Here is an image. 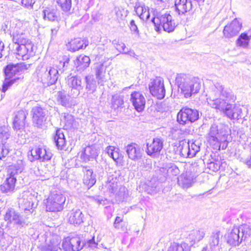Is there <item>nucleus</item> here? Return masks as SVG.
<instances>
[{"label":"nucleus","mask_w":251,"mask_h":251,"mask_svg":"<svg viewBox=\"0 0 251 251\" xmlns=\"http://www.w3.org/2000/svg\"><path fill=\"white\" fill-rule=\"evenodd\" d=\"M176 81L186 98L199 92L201 87V80L199 78L184 74L178 75Z\"/></svg>","instance_id":"nucleus-1"},{"label":"nucleus","mask_w":251,"mask_h":251,"mask_svg":"<svg viewBox=\"0 0 251 251\" xmlns=\"http://www.w3.org/2000/svg\"><path fill=\"white\" fill-rule=\"evenodd\" d=\"M30 66V64L23 62L8 64L4 69L5 79L2 85V91L4 93L11 85L19 80L20 77L17 75L27 70Z\"/></svg>","instance_id":"nucleus-2"},{"label":"nucleus","mask_w":251,"mask_h":251,"mask_svg":"<svg viewBox=\"0 0 251 251\" xmlns=\"http://www.w3.org/2000/svg\"><path fill=\"white\" fill-rule=\"evenodd\" d=\"M227 136V134L218 129L216 124H213L210 127L207 138L208 142L213 146L214 149L220 150L226 148L228 143Z\"/></svg>","instance_id":"nucleus-3"},{"label":"nucleus","mask_w":251,"mask_h":251,"mask_svg":"<svg viewBox=\"0 0 251 251\" xmlns=\"http://www.w3.org/2000/svg\"><path fill=\"white\" fill-rule=\"evenodd\" d=\"M251 235V227L249 225L244 224L239 226H234L227 237V242L232 246H236Z\"/></svg>","instance_id":"nucleus-4"},{"label":"nucleus","mask_w":251,"mask_h":251,"mask_svg":"<svg viewBox=\"0 0 251 251\" xmlns=\"http://www.w3.org/2000/svg\"><path fill=\"white\" fill-rule=\"evenodd\" d=\"M199 118V113L197 110L187 107L182 108L177 115V122L182 125L194 122Z\"/></svg>","instance_id":"nucleus-5"},{"label":"nucleus","mask_w":251,"mask_h":251,"mask_svg":"<svg viewBox=\"0 0 251 251\" xmlns=\"http://www.w3.org/2000/svg\"><path fill=\"white\" fill-rule=\"evenodd\" d=\"M65 201V197L60 193H52L47 200V210L52 212L62 210Z\"/></svg>","instance_id":"nucleus-6"},{"label":"nucleus","mask_w":251,"mask_h":251,"mask_svg":"<svg viewBox=\"0 0 251 251\" xmlns=\"http://www.w3.org/2000/svg\"><path fill=\"white\" fill-rule=\"evenodd\" d=\"M36 201V197L33 195L28 191H25L19 199V207L26 214L32 213L36 207V204H35Z\"/></svg>","instance_id":"nucleus-7"},{"label":"nucleus","mask_w":251,"mask_h":251,"mask_svg":"<svg viewBox=\"0 0 251 251\" xmlns=\"http://www.w3.org/2000/svg\"><path fill=\"white\" fill-rule=\"evenodd\" d=\"M151 22L156 27V30L161 26L165 31L170 32L173 31L176 27L172 16L168 13L163 14L159 17H154L152 19Z\"/></svg>","instance_id":"nucleus-8"},{"label":"nucleus","mask_w":251,"mask_h":251,"mask_svg":"<svg viewBox=\"0 0 251 251\" xmlns=\"http://www.w3.org/2000/svg\"><path fill=\"white\" fill-rule=\"evenodd\" d=\"M206 100L215 99L219 97L225 98L226 99L231 98V92L227 89L220 83L217 82L211 86L206 95Z\"/></svg>","instance_id":"nucleus-9"},{"label":"nucleus","mask_w":251,"mask_h":251,"mask_svg":"<svg viewBox=\"0 0 251 251\" xmlns=\"http://www.w3.org/2000/svg\"><path fill=\"white\" fill-rule=\"evenodd\" d=\"M33 44L32 42L20 44H13V50L18 56L17 58H21L23 60H27L33 54Z\"/></svg>","instance_id":"nucleus-10"},{"label":"nucleus","mask_w":251,"mask_h":251,"mask_svg":"<svg viewBox=\"0 0 251 251\" xmlns=\"http://www.w3.org/2000/svg\"><path fill=\"white\" fill-rule=\"evenodd\" d=\"M150 91L152 96L158 99H162L165 96V89L163 79L160 77L153 79L149 84Z\"/></svg>","instance_id":"nucleus-11"},{"label":"nucleus","mask_w":251,"mask_h":251,"mask_svg":"<svg viewBox=\"0 0 251 251\" xmlns=\"http://www.w3.org/2000/svg\"><path fill=\"white\" fill-rule=\"evenodd\" d=\"M241 28L242 23L235 18L225 26L223 30L224 36L226 38H231L239 33Z\"/></svg>","instance_id":"nucleus-12"},{"label":"nucleus","mask_w":251,"mask_h":251,"mask_svg":"<svg viewBox=\"0 0 251 251\" xmlns=\"http://www.w3.org/2000/svg\"><path fill=\"white\" fill-rule=\"evenodd\" d=\"M84 244L81 243L78 236L67 238L63 242L62 247L66 251H79L83 248Z\"/></svg>","instance_id":"nucleus-13"},{"label":"nucleus","mask_w":251,"mask_h":251,"mask_svg":"<svg viewBox=\"0 0 251 251\" xmlns=\"http://www.w3.org/2000/svg\"><path fill=\"white\" fill-rule=\"evenodd\" d=\"M30 152L33 159L39 160L40 161H49L52 156V153L43 147H36Z\"/></svg>","instance_id":"nucleus-14"},{"label":"nucleus","mask_w":251,"mask_h":251,"mask_svg":"<svg viewBox=\"0 0 251 251\" xmlns=\"http://www.w3.org/2000/svg\"><path fill=\"white\" fill-rule=\"evenodd\" d=\"M13 44H20L31 42L23 27H15L11 34Z\"/></svg>","instance_id":"nucleus-15"},{"label":"nucleus","mask_w":251,"mask_h":251,"mask_svg":"<svg viewBox=\"0 0 251 251\" xmlns=\"http://www.w3.org/2000/svg\"><path fill=\"white\" fill-rule=\"evenodd\" d=\"M67 83L69 87L71 88L70 95L73 97L78 96L80 90L83 88L81 79L79 76H74L68 78Z\"/></svg>","instance_id":"nucleus-16"},{"label":"nucleus","mask_w":251,"mask_h":251,"mask_svg":"<svg viewBox=\"0 0 251 251\" xmlns=\"http://www.w3.org/2000/svg\"><path fill=\"white\" fill-rule=\"evenodd\" d=\"M163 147V142L161 139L154 138L151 143L147 144V153L149 155L156 156L160 153Z\"/></svg>","instance_id":"nucleus-17"},{"label":"nucleus","mask_w":251,"mask_h":251,"mask_svg":"<svg viewBox=\"0 0 251 251\" xmlns=\"http://www.w3.org/2000/svg\"><path fill=\"white\" fill-rule=\"evenodd\" d=\"M130 100L138 112L142 111L145 107L146 99L139 92L134 91L130 95Z\"/></svg>","instance_id":"nucleus-18"},{"label":"nucleus","mask_w":251,"mask_h":251,"mask_svg":"<svg viewBox=\"0 0 251 251\" xmlns=\"http://www.w3.org/2000/svg\"><path fill=\"white\" fill-rule=\"evenodd\" d=\"M33 124L38 127L41 126L46 121V111L40 106H34L31 110Z\"/></svg>","instance_id":"nucleus-19"},{"label":"nucleus","mask_w":251,"mask_h":251,"mask_svg":"<svg viewBox=\"0 0 251 251\" xmlns=\"http://www.w3.org/2000/svg\"><path fill=\"white\" fill-rule=\"evenodd\" d=\"M4 220L8 223H13L21 226L27 225L25 221L22 220L19 213L16 212L13 208L7 209L4 215Z\"/></svg>","instance_id":"nucleus-20"},{"label":"nucleus","mask_w":251,"mask_h":251,"mask_svg":"<svg viewBox=\"0 0 251 251\" xmlns=\"http://www.w3.org/2000/svg\"><path fill=\"white\" fill-rule=\"evenodd\" d=\"M28 112L25 110H20L14 113V118L13 122V127L16 130H22L25 125V120Z\"/></svg>","instance_id":"nucleus-21"},{"label":"nucleus","mask_w":251,"mask_h":251,"mask_svg":"<svg viewBox=\"0 0 251 251\" xmlns=\"http://www.w3.org/2000/svg\"><path fill=\"white\" fill-rule=\"evenodd\" d=\"M222 236L220 231L212 232L209 240V247H204L202 251H218L220 239Z\"/></svg>","instance_id":"nucleus-22"},{"label":"nucleus","mask_w":251,"mask_h":251,"mask_svg":"<svg viewBox=\"0 0 251 251\" xmlns=\"http://www.w3.org/2000/svg\"><path fill=\"white\" fill-rule=\"evenodd\" d=\"M126 151L128 158L132 160H138L142 157L141 149L136 144L132 143L128 145L126 147Z\"/></svg>","instance_id":"nucleus-23"},{"label":"nucleus","mask_w":251,"mask_h":251,"mask_svg":"<svg viewBox=\"0 0 251 251\" xmlns=\"http://www.w3.org/2000/svg\"><path fill=\"white\" fill-rule=\"evenodd\" d=\"M176 9L179 15L185 14L193 7L191 0H175Z\"/></svg>","instance_id":"nucleus-24"},{"label":"nucleus","mask_w":251,"mask_h":251,"mask_svg":"<svg viewBox=\"0 0 251 251\" xmlns=\"http://www.w3.org/2000/svg\"><path fill=\"white\" fill-rule=\"evenodd\" d=\"M68 216V222L71 224L77 226L84 222V215L78 209H73Z\"/></svg>","instance_id":"nucleus-25"},{"label":"nucleus","mask_w":251,"mask_h":251,"mask_svg":"<svg viewBox=\"0 0 251 251\" xmlns=\"http://www.w3.org/2000/svg\"><path fill=\"white\" fill-rule=\"evenodd\" d=\"M89 44L86 40H82L80 38H76L70 41L68 45L69 50L75 52L80 49H85Z\"/></svg>","instance_id":"nucleus-26"},{"label":"nucleus","mask_w":251,"mask_h":251,"mask_svg":"<svg viewBox=\"0 0 251 251\" xmlns=\"http://www.w3.org/2000/svg\"><path fill=\"white\" fill-rule=\"evenodd\" d=\"M229 99L219 97L215 99L207 100V103L212 108L219 110L221 111L227 103V101Z\"/></svg>","instance_id":"nucleus-27"},{"label":"nucleus","mask_w":251,"mask_h":251,"mask_svg":"<svg viewBox=\"0 0 251 251\" xmlns=\"http://www.w3.org/2000/svg\"><path fill=\"white\" fill-rule=\"evenodd\" d=\"M16 182V178L10 174V176L7 178L5 181L0 185L1 191L4 193L13 191L15 189Z\"/></svg>","instance_id":"nucleus-28"},{"label":"nucleus","mask_w":251,"mask_h":251,"mask_svg":"<svg viewBox=\"0 0 251 251\" xmlns=\"http://www.w3.org/2000/svg\"><path fill=\"white\" fill-rule=\"evenodd\" d=\"M160 172L163 176L167 177H170L173 176H177L179 173L178 167L173 163L166 164L165 167L160 169Z\"/></svg>","instance_id":"nucleus-29"},{"label":"nucleus","mask_w":251,"mask_h":251,"mask_svg":"<svg viewBox=\"0 0 251 251\" xmlns=\"http://www.w3.org/2000/svg\"><path fill=\"white\" fill-rule=\"evenodd\" d=\"M83 172L84 173L83 182L87 186L88 188H90L92 187L96 182L95 176L93 175L92 170L88 169L87 167L84 168Z\"/></svg>","instance_id":"nucleus-30"},{"label":"nucleus","mask_w":251,"mask_h":251,"mask_svg":"<svg viewBox=\"0 0 251 251\" xmlns=\"http://www.w3.org/2000/svg\"><path fill=\"white\" fill-rule=\"evenodd\" d=\"M90 63V58L86 55H80L75 61V65L78 71H83L89 67Z\"/></svg>","instance_id":"nucleus-31"},{"label":"nucleus","mask_w":251,"mask_h":251,"mask_svg":"<svg viewBox=\"0 0 251 251\" xmlns=\"http://www.w3.org/2000/svg\"><path fill=\"white\" fill-rule=\"evenodd\" d=\"M97 150L90 146L85 148L80 154V158L84 161L87 162L91 159L95 158L98 156Z\"/></svg>","instance_id":"nucleus-32"},{"label":"nucleus","mask_w":251,"mask_h":251,"mask_svg":"<svg viewBox=\"0 0 251 251\" xmlns=\"http://www.w3.org/2000/svg\"><path fill=\"white\" fill-rule=\"evenodd\" d=\"M178 184L183 189L192 186L193 179L188 173L183 174L177 178Z\"/></svg>","instance_id":"nucleus-33"},{"label":"nucleus","mask_w":251,"mask_h":251,"mask_svg":"<svg viewBox=\"0 0 251 251\" xmlns=\"http://www.w3.org/2000/svg\"><path fill=\"white\" fill-rule=\"evenodd\" d=\"M43 18L49 21L57 20L59 12L56 8L53 7H46L43 11Z\"/></svg>","instance_id":"nucleus-34"},{"label":"nucleus","mask_w":251,"mask_h":251,"mask_svg":"<svg viewBox=\"0 0 251 251\" xmlns=\"http://www.w3.org/2000/svg\"><path fill=\"white\" fill-rule=\"evenodd\" d=\"M54 141L58 149H63L66 144V139L62 129L56 130L55 135L54 136Z\"/></svg>","instance_id":"nucleus-35"},{"label":"nucleus","mask_w":251,"mask_h":251,"mask_svg":"<svg viewBox=\"0 0 251 251\" xmlns=\"http://www.w3.org/2000/svg\"><path fill=\"white\" fill-rule=\"evenodd\" d=\"M36 71L38 77L41 78L43 83L46 84L48 86L51 85L50 84L48 69L46 67H41L40 69L38 68Z\"/></svg>","instance_id":"nucleus-36"},{"label":"nucleus","mask_w":251,"mask_h":251,"mask_svg":"<svg viewBox=\"0 0 251 251\" xmlns=\"http://www.w3.org/2000/svg\"><path fill=\"white\" fill-rule=\"evenodd\" d=\"M106 68V67L102 63H98L96 66V76L97 79H98L99 83H101L106 81L104 77Z\"/></svg>","instance_id":"nucleus-37"},{"label":"nucleus","mask_w":251,"mask_h":251,"mask_svg":"<svg viewBox=\"0 0 251 251\" xmlns=\"http://www.w3.org/2000/svg\"><path fill=\"white\" fill-rule=\"evenodd\" d=\"M179 150L181 155L184 157L192 158L190 152L189 141L183 140L179 142Z\"/></svg>","instance_id":"nucleus-38"},{"label":"nucleus","mask_w":251,"mask_h":251,"mask_svg":"<svg viewBox=\"0 0 251 251\" xmlns=\"http://www.w3.org/2000/svg\"><path fill=\"white\" fill-rule=\"evenodd\" d=\"M223 109L221 111L226 115L227 117L231 119H238L239 114L235 112L233 105L227 102Z\"/></svg>","instance_id":"nucleus-39"},{"label":"nucleus","mask_w":251,"mask_h":251,"mask_svg":"<svg viewBox=\"0 0 251 251\" xmlns=\"http://www.w3.org/2000/svg\"><path fill=\"white\" fill-rule=\"evenodd\" d=\"M204 236L205 231L203 229H200L191 231L188 238L190 240L195 243L202 240Z\"/></svg>","instance_id":"nucleus-40"},{"label":"nucleus","mask_w":251,"mask_h":251,"mask_svg":"<svg viewBox=\"0 0 251 251\" xmlns=\"http://www.w3.org/2000/svg\"><path fill=\"white\" fill-rule=\"evenodd\" d=\"M25 162L22 159H18L16 163L11 167L12 170L10 174L12 176H15V174L21 173L25 169Z\"/></svg>","instance_id":"nucleus-41"},{"label":"nucleus","mask_w":251,"mask_h":251,"mask_svg":"<svg viewBox=\"0 0 251 251\" xmlns=\"http://www.w3.org/2000/svg\"><path fill=\"white\" fill-rule=\"evenodd\" d=\"M224 165H226L225 162H223L221 160L217 159L208 163L207 168L210 170L216 172L220 169H223ZM224 167L225 166H224Z\"/></svg>","instance_id":"nucleus-42"},{"label":"nucleus","mask_w":251,"mask_h":251,"mask_svg":"<svg viewBox=\"0 0 251 251\" xmlns=\"http://www.w3.org/2000/svg\"><path fill=\"white\" fill-rule=\"evenodd\" d=\"M251 38V35H248L246 33H242L237 40V45L240 47L247 48Z\"/></svg>","instance_id":"nucleus-43"},{"label":"nucleus","mask_w":251,"mask_h":251,"mask_svg":"<svg viewBox=\"0 0 251 251\" xmlns=\"http://www.w3.org/2000/svg\"><path fill=\"white\" fill-rule=\"evenodd\" d=\"M10 136L9 127L7 126L0 125V142L5 143Z\"/></svg>","instance_id":"nucleus-44"},{"label":"nucleus","mask_w":251,"mask_h":251,"mask_svg":"<svg viewBox=\"0 0 251 251\" xmlns=\"http://www.w3.org/2000/svg\"><path fill=\"white\" fill-rule=\"evenodd\" d=\"M59 244L57 241H51L50 244L41 248L42 251H58L60 250Z\"/></svg>","instance_id":"nucleus-45"},{"label":"nucleus","mask_w":251,"mask_h":251,"mask_svg":"<svg viewBox=\"0 0 251 251\" xmlns=\"http://www.w3.org/2000/svg\"><path fill=\"white\" fill-rule=\"evenodd\" d=\"M57 100L64 106H68L69 104V97L63 92L59 91L57 93Z\"/></svg>","instance_id":"nucleus-46"},{"label":"nucleus","mask_w":251,"mask_h":251,"mask_svg":"<svg viewBox=\"0 0 251 251\" xmlns=\"http://www.w3.org/2000/svg\"><path fill=\"white\" fill-rule=\"evenodd\" d=\"M124 104L123 98L118 94L114 95L112 98V107L117 109L121 107Z\"/></svg>","instance_id":"nucleus-47"},{"label":"nucleus","mask_w":251,"mask_h":251,"mask_svg":"<svg viewBox=\"0 0 251 251\" xmlns=\"http://www.w3.org/2000/svg\"><path fill=\"white\" fill-rule=\"evenodd\" d=\"M86 89L87 91H93L95 88V81L92 75H86L85 77Z\"/></svg>","instance_id":"nucleus-48"},{"label":"nucleus","mask_w":251,"mask_h":251,"mask_svg":"<svg viewBox=\"0 0 251 251\" xmlns=\"http://www.w3.org/2000/svg\"><path fill=\"white\" fill-rule=\"evenodd\" d=\"M186 248L187 245L185 243L179 244L173 243L168 248V251H188Z\"/></svg>","instance_id":"nucleus-49"},{"label":"nucleus","mask_w":251,"mask_h":251,"mask_svg":"<svg viewBox=\"0 0 251 251\" xmlns=\"http://www.w3.org/2000/svg\"><path fill=\"white\" fill-rule=\"evenodd\" d=\"M50 79V84H54L58 78V71L54 68L50 67L48 69Z\"/></svg>","instance_id":"nucleus-50"},{"label":"nucleus","mask_w":251,"mask_h":251,"mask_svg":"<svg viewBox=\"0 0 251 251\" xmlns=\"http://www.w3.org/2000/svg\"><path fill=\"white\" fill-rule=\"evenodd\" d=\"M112 44L115 48L121 53L127 54L128 52L126 51L127 50L125 43L120 41L119 40H114L112 42Z\"/></svg>","instance_id":"nucleus-51"},{"label":"nucleus","mask_w":251,"mask_h":251,"mask_svg":"<svg viewBox=\"0 0 251 251\" xmlns=\"http://www.w3.org/2000/svg\"><path fill=\"white\" fill-rule=\"evenodd\" d=\"M2 145L0 146V160H4L8 156L10 150L5 143H1Z\"/></svg>","instance_id":"nucleus-52"},{"label":"nucleus","mask_w":251,"mask_h":251,"mask_svg":"<svg viewBox=\"0 0 251 251\" xmlns=\"http://www.w3.org/2000/svg\"><path fill=\"white\" fill-rule=\"evenodd\" d=\"M57 4L64 11H69L72 7L71 0H63L58 2Z\"/></svg>","instance_id":"nucleus-53"},{"label":"nucleus","mask_w":251,"mask_h":251,"mask_svg":"<svg viewBox=\"0 0 251 251\" xmlns=\"http://www.w3.org/2000/svg\"><path fill=\"white\" fill-rule=\"evenodd\" d=\"M65 125L67 128H71L73 126L75 119L74 117L69 114H65L64 116Z\"/></svg>","instance_id":"nucleus-54"},{"label":"nucleus","mask_w":251,"mask_h":251,"mask_svg":"<svg viewBox=\"0 0 251 251\" xmlns=\"http://www.w3.org/2000/svg\"><path fill=\"white\" fill-rule=\"evenodd\" d=\"M190 152L192 157L196 155L200 150V147L199 144H197L196 142H189Z\"/></svg>","instance_id":"nucleus-55"},{"label":"nucleus","mask_w":251,"mask_h":251,"mask_svg":"<svg viewBox=\"0 0 251 251\" xmlns=\"http://www.w3.org/2000/svg\"><path fill=\"white\" fill-rule=\"evenodd\" d=\"M12 241V238L7 235L6 237L4 236L0 239L1 245L5 249L7 250L9 247Z\"/></svg>","instance_id":"nucleus-56"},{"label":"nucleus","mask_w":251,"mask_h":251,"mask_svg":"<svg viewBox=\"0 0 251 251\" xmlns=\"http://www.w3.org/2000/svg\"><path fill=\"white\" fill-rule=\"evenodd\" d=\"M85 245L88 248L93 250L97 248L98 243L95 242V238L93 237L91 239L88 240Z\"/></svg>","instance_id":"nucleus-57"},{"label":"nucleus","mask_w":251,"mask_h":251,"mask_svg":"<svg viewBox=\"0 0 251 251\" xmlns=\"http://www.w3.org/2000/svg\"><path fill=\"white\" fill-rule=\"evenodd\" d=\"M22 4L27 8H33V4L35 3V0H22Z\"/></svg>","instance_id":"nucleus-58"},{"label":"nucleus","mask_w":251,"mask_h":251,"mask_svg":"<svg viewBox=\"0 0 251 251\" xmlns=\"http://www.w3.org/2000/svg\"><path fill=\"white\" fill-rule=\"evenodd\" d=\"M150 17L149 9L148 7H147L145 9L143 14L142 13V14H141L140 18L143 20L147 21L150 18Z\"/></svg>","instance_id":"nucleus-59"},{"label":"nucleus","mask_w":251,"mask_h":251,"mask_svg":"<svg viewBox=\"0 0 251 251\" xmlns=\"http://www.w3.org/2000/svg\"><path fill=\"white\" fill-rule=\"evenodd\" d=\"M147 191L148 192V193L150 194L151 195H154L159 191V189L158 188L157 185H156L154 186L151 187L149 186Z\"/></svg>","instance_id":"nucleus-60"},{"label":"nucleus","mask_w":251,"mask_h":251,"mask_svg":"<svg viewBox=\"0 0 251 251\" xmlns=\"http://www.w3.org/2000/svg\"><path fill=\"white\" fill-rule=\"evenodd\" d=\"M130 28L132 32H133L137 34H139V30L137 25L135 24V21L132 20L130 22Z\"/></svg>","instance_id":"nucleus-61"},{"label":"nucleus","mask_w":251,"mask_h":251,"mask_svg":"<svg viewBox=\"0 0 251 251\" xmlns=\"http://www.w3.org/2000/svg\"><path fill=\"white\" fill-rule=\"evenodd\" d=\"M147 7L144 4L135 7V12L139 17L141 16V14H142L143 10H144Z\"/></svg>","instance_id":"nucleus-62"},{"label":"nucleus","mask_w":251,"mask_h":251,"mask_svg":"<svg viewBox=\"0 0 251 251\" xmlns=\"http://www.w3.org/2000/svg\"><path fill=\"white\" fill-rule=\"evenodd\" d=\"M119 149H117L115 151L113 152L110 157H111L114 160L116 161L119 159L120 158V154L118 151Z\"/></svg>","instance_id":"nucleus-63"},{"label":"nucleus","mask_w":251,"mask_h":251,"mask_svg":"<svg viewBox=\"0 0 251 251\" xmlns=\"http://www.w3.org/2000/svg\"><path fill=\"white\" fill-rule=\"evenodd\" d=\"M91 198L98 204H102V202L104 201L102 198L100 196H93Z\"/></svg>","instance_id":"nucleus-64"}]
</instances>
